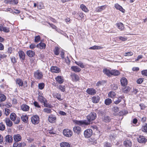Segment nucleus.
Masks as SVG:
<instances>
[{
	"mask_svg": "<svg viewBox=\"0 0 147 147\" xmlns=\"http://www.w3.org/2000/svg\"><path fill=\"white\" fill-rule=\"evenodd\" d=\"M96 117V113L94 112L91 113L87 116V120L80 121L74 120L73 121V122L76 124L80 126L87 125L90 124L91 121L95 119Z\"/></svg>",
	"mask_w": 147,
	"mask_h": 147,
	"instance_id": "f257e3e1",
	"label": "nucleus"
},
{
	"mask_svg": "<svg viewBox=\"0 0 147 147\" xmlns=\"http://www.w3.org/2000/svg\"><path fill=\"white\" fill-rule=\"evenodd\" d=\"M10 117L11 120L14 121L15 124H18L19 123L20 119L18 117H17L16 114L14 113H12L11 114Z\"/></svg>",
	"mask_w": 147,
	"mask_h": 147,
	"instance_id": "f03ea898",
	"label": "nucleus"
},
{
	"mask_svg": "<svg viewBox=\"0 0 147 147\" xmlns=\"http://www.w3.org/2000/svg\"><path fill=\"white\" fill-rule=\"evenodd\" d=\"M16 83L20 87H23V88H24L27 87L28 86L26 81H24L23 82L22 80L19 78L16 79Z\"/></svg>",
	"mask_w": 147,
	"mask_h": 147,
	"instance_id": "7ed1b4c3",
	"label": "nucleus"
},
{
	"mask_svg": "<svg viewBox=\"0 0 147 147\" xmlns=\"http://www.w3.org/2000/svg\"><path fill=\"white\" fill-rule=\"evenodd\" d=\"M34 77L36 80H40L42 78V73L39 70H37L34 73Z\"/></svg>",
	"mask_w": 147,
	"mask_h": 147,
	"instance_id": "20e7f679",
	"label": "nucleus"
},
{
	"mask_svg": "<svg viewBox=\"0 0 147 147\" xmlns=\"http://www.w3.org/2000/svg\"><path fill=\"white\" fill-rule=\"evenodd\" d=\"M31 121L34 124H37L39 122V116L37 115H35L32 117Z\"/></svg>",
	"mask_w": 147,
	"mask_h": 147,
	"instance_id": "39448f33",
	"label": "nucleus"
},
{
	"mask_svg": "<svg viewBox=\"0 0 147 147\" xmlns=\"http://www.w3.org/2000/svg\"><path fill=\"white\" fill-rule=\"evenodd\" d=\"M63 133L65 136L67 137L71 136L73 134L72 131L68 129H64L63 131Z\"/></svg>",
	"mask_w": 147,
	"mask_h": 147,
	"instance_id": "423d86ee",
	"label": "nucleus"
},
{
	"mask_svg": "<svg viewBox=\"0 0 147 147\" xmlns=\"http://www.w3.org/2000/svg\"><path fill=\"white\" fill-rule=\"evenodd\" d=\"M92 130L90 129H88L86 130L84 132L85 137L86 138L90 137L92 134Z\"/></svg>",
	"mask_w": 147,
	"mask_h": 147,
	"instance_id": "0eeeda50",
	"label": "nucleus"
},
{
	"mask_svg": "<svg viewBox=\"0 0 147 147\" xmlns=\"http://www.w3.org/2000/svg\"><path fill=\"white\" fill-rule=\"evenodd\" d=\"M138 142L141 143H145L147 141V139L143 136H140L138 138Z\"/></svg>",
	"mask_w": 147,
	"mask_h": 147,
	"instance_id": "6e6552de",
	"label": "nucleus"
},
{
	"mask_svg": "<svg viewBox=\"0 0 147 147\" xmlns=\"http://www.w3.org/2000/svg\"><path fill=\"white\" fill-rule=\"evenodd\" d=\"M5 140L6 142L11 143L13 141V137L10 135H8L5 137Z\"/></svg>",
	"mask_w": 147,
	"mask_h": 147,
	"instance_id": "1a4fd4ad",
	"label": "nucleus"
},
{
	"mask_svg": "<svg viewBox=\"0 0 147 147\" xmlns=\"http://www.w3.org/2000/svg\"><path fill=\"white\" fill-rule=\"evenodd\" d=\"M51 71L52 72L59 73L61 71V70L57 67L52 66L51 68Z\"/></svg>",
	"mask_w": 147,
	"mask_h": 147,
	"instance_id": "9d476101",
	"label": "nucleus"
},
{
	"mask_svg": "<svg viewBox=\"0 0 147 147\" xmlns=\"http://www.w3.org/2000/svg\"><path fill=\"white\" fill-rule=\"evenodd\" d=\"M4 2L5 3L11 5L16 4L18 3V0H5Z\"/></svg>",
	"mask_w": 147,
	"mask_h": 147,
	"instance_id": "9b49d317",
	"label": "nucleus"
},
{
	"mask_svg": "<svg viewBox=\"0 0 147 147\" xmlns=\"http://www.w3.org/2000/svg\"><path fill=\"white\" fill-rule=\"evenodd\" d=\"M74 132L78 134H80L82 131L81 128L79 126H76L74 127L73 129Z\"/></svg>",
	"mask_w": 147,
	"mask_h": 147,
	"instance_id": "f8f14e48",
	"label": "nucleus"
},
{
	"mask_svg": "<svg viewBox=\"0 0 147 147\" xmlns=\"http://www.w3.org/2000/svg\"><path fill=\"white\" fill-rule=\"evenodd\" d=\"M55 79L56 82L59 84H62L64 82L63 78L61 76H57L55 78Z\"/></svg>",
	"mask_w": 147,
	"mask_h": 147,
	"instance_id": "ddd939ff",
	"label": "nucleus"
},
{
	"mask_svg": "<svg viewBox=\"0 0 147 147\" xmlns=\"http://www.w3.org/2000/svg\"><path fill=\"white\" fill-rule=\"evenodd\" d=\"M86 92L88 94L91 95H94L96 93L95 90L93 88L88 89L86 90Z\"/></svg>",
	"mask_w": 147,
	"mask_h": 147,
	"instance_id": "4468645a",
	"label": "nucleus"
},
{
	"mask_svg": "<svg viewBox=\"0 0 147 147\" xmlns=\"http://www.w3.org/2000/svg\"><path fill=\"white\" fill-rule=\"evenodd\" d=\"M0 31H3L6 33H8L9 32V28L7 27L1 25L0 26Z\"/></svg>",
	"mask_w": 147,
	"mask_h": 147,
	"instance_id": "2eb2a0df",
	"label": "nucleus"
},
{
	"mask_svg": "<svg viewBox=\"0 0 147 147\" xmlns=\"http://www.w3.org/2000/svg\"><path fill=\"white\" fill-rule=\"evenodd\" d=\"M14 140L16 142H18L22 140V137L19 134L14 135L13 136Z\"/></svg>",
	"mask_w": 147,
	"mask_h": 147,
	"instance_id": "dca6fc26",
	"label": "nucleus"
},
{
	"mask_svg": "<svg viewBox=\"0 0 147 147\" xmlns=\"http://www.w3.org/2000/svg\"><path fill=\"white\" fill-rule=\"evenodd\" d=\"M121 84L123 86H125L127 83V81L126 78L123 77H122L120 80Z\"/></svg>",
	"mask_w": 147,
	"mask_h": 147,
	"instance_id": "f3484780",
	"label": "nucleus"
},
{
	"mask_svg": "<svg viewBox=\"0 0 147 147\" xmlns=\"http://www.w3.org/2000/svg\"><path fill=\"white\" fill-rule=\"evenodd\" d=\"M56 120L55 116L53 115H51L49 116V121L51 123H54Z\"/></svg>",
	"mask_w": 147,
	"mask_h": 147,
	"instance_id": "a211bd4d",
	"label": "nucleus"
},
{
	"mask_svg": "<svg viewBox=\"0 0 147 147\" xmlns=\"http://www.w3.org/2000/svg\"><path fill=\"white\" fill-rule=\"evenodd\" d=\"M123 144L126 147H131L132 145V143L130 141L127 140L124 141Z\"/></svg>",
	"mask_w": 147,
	"mask_h": 147,
	"instance_id": "6ab92c4d",
	"label": "nucleus"
},
{
	"mask_svg": "<svg viewBox=\"0 0 147 147\" xmlns=\"http://www.w3.org/2000/svg\"><path fill=\"white\" fill-rule=\"evenodd\" d=\"M115 7L116 9L119 10L123 13H124L125 12V10L118 3H116L115 4Z\"/></svg>",
	"mask_w": 147,
	"mask_h": 147,
	"instance_id": "aec40b11",
	"label": "nucleus"
},
{
	"mask_svg": "<svg viewBox=\"0 0 147 147\" xmlns=\"http://www.w3.org/2000/svg\"><path fill=\"white\" fill-rule=\"evenodd\" d=\"M72 80L73 81L76 82L79 80V78L78 76L75 74H74L71 75Z\"/></svg>",
	"mask_w": 147,
	"mask_h": 147,
	"instance_id": "412c9836",
	"label": "nucleus"
},
{
	"mask_svg": "<svg viewBox=\"0 0 147 147\" xmlns=\"http://www.w3.org/2000/svg\"><path fill=\"white\" fill-rule=\"evenodd\" d=\"M29 107L26 104H23L21 106L22 109L24 111H28L29 110Z\"/></svg>",
	"mask_w": 147,
	"mask_h": 147,
	"instance_id": "4be33fe9",
	"label": "nucleus"
},
{
	"mask_svg": "<svg viewBox=\"0 0 147 147\" xmlns=\"http://www.w3.org/2000/svg\"><path fill=\"white\" fill-rule=\"evenodd\" d=\"M19 55L20 59L23 60L25 58V54L24 52L20 51L18 52Z\"/></svg>",
	"mask_w": 147,
	"mask_h": 147,
	"instance_id": "5701e85b",
	"label": "nucleus"
},
{
	"mask_svg": "<svg viewBox=\"0 0 147 147\" xmlns=\"http://www.w3.org/2000/svg\"><path fill=\"white\" fill-rule=\"evenodd\" d=\"M72 71L76 72H78L80 71L81 69L77 66H73L71 67Z\"/></svg>",
	"mask_w": 147,
	"mask_h": 147,
	"instance_id": "b1692460",
	"label": "nucleus"
},
{
	"mask_svg": "<svg viewBox=\"0 0 147 147\" xmlns=\"http://www.w3.org/2000/svg\"><path fill=\"white\" fill-rule=\"evenodd\" d=\"M26 54L29 57H32L34 56L35 53L32 51L29 50L27 51Z\"/></svg>",
	"mask_w": 147,
	"mask_h": 147,
	"instance_id": "393cba45",
	"label": "nucleus"
},
{
	"mask_svg": "<svg viewBox=\"0 0 147 147\" xmlns=\"http://www.w3.org/2000/svg\"><path fill=\"white\" fill-rule=\"evenodd\" d=\"M22 120L25 123H26L28 121V117L27 115H22L21 117Z\"/></svg>",
	"mask_w": 147,
	"mask_h": 147,
	"instance_id": "a878e982",
	"label": "nucleus"
},
{
	"mask_svg": "<svg viewBox=\"0 0 147 147\" xmlns=\"http://www.w3.org/2000/svg\"><path fill=\"white\" fill-rule=\"evenodd\" d=\"M36 46L39 49H43L45 48L46 45L44 43L41 42L37 44Z\"/></svg>",
	"mask_w": 147,
	"mask_h": 147,
	"instance_id": "bb28decb",
	"label": "nucleus"
},
{
	"mask_svg": "<svg viewBox=\"0 0 147 147\" xmlns=\"http://www.w3.org/2000/svg\"><path fill=\"white\" fill-rule=\"evenodd\" d=\"M100 99V97L98 96H93L92 98V101L94 103H98L99 102Z\"/></svg>",
	"mask_w": 147,
	"mask_h": 147,
	"instance_id": "cd10ccee",
	"label": "nucleus"
},
{
	"mask_svg": "<svg viewBox=\"0 0 147 147\" xmlns=\"http://www.w3.org/2000/svg\"><path fill=\"white\" fill-rule=\"evenodd\" d=\"M5 122L6 123V125L9 127L13 125L12 122L10 121L9 118H5Z\"/></svg>",
	"mask_w": 147,
	"mask_h": 147,
	"instance_id": "c85d7f7f",
	"label": "nucleus"
},
{
	"mask_svg": "<svg viewBox=\"0 0 147 147\" xmlns=\"http://www.w3.org/2000/svg\"><path fill=\"white\" fill-rule=\"evenodd\" d=\"M61 147H70V145L68 143L63 142H61L60 144Z\"/></svg>",
	"mask_w": 147,
	"mask_h": 147,
	"instance_id": "c756f323",
	"label": "nucleus"
},
{
	"mask_svg": "<svg viewBox=\"0 0 147 147\" xmlns=\"http://www.w3.org/2000/svg\"><path fill=\"white\" fill-rule=\"evenodd\" d=\"M103 72L108 76H110L111 75V70L110 71L107 69H104L103 70Z\"/></svg>",
	"mask_w": 147,
	"mask_h": 147,
	"instance_id": "7c9ffc66",
	"label": "nucleus"
},
{
	"mask_svg": "<svg viewBox=\"0 0 147 147\" xmlns=\"http://www.w3.org/2000/svg\"><path fill=\"white\" fill-rule=\"evenodd\" d=\"M120 74L119 71L116 70H111V75L118 76Z\"/></svg>",
	"mask_w": 147,
	"mask_h": 147,
	"instance_id": "2f4dec72",
	"label": "nucleus"
},
{
	"mask_svg": "<svg viewBox=\"0 0 147 147\" xmlns=\"http://www.w3.org/2000/svg\"><path fill=\"white\" fill-rule=\"evenodd\" d=\"M141 128L142 131L147 134V123L143 124Z\"/></svg>",
	"mask_w": 147,
	"mask_h": 147,
	"instance_id": "473e14b6",
	"label": "nucleus"
},
{
	"mask_svg": "<svg viewBox=\"0 0 147 147\" xmlns=\"http://www.w3.org/2000/svg\"><path fill=\"white\" fill-rule=\"evenodd\" d=\"M103 47H102L94 45L93 46L90 47L89 49L90 50H96L101 49Z\"/></svg>",
	"mask_w": 147,
	"mask_h": 147,
	"instance_id": "72a5a7b5",
	"label": "nucleus"
},
{
	"mask_svg": "<svg viewBox=\"0 0 147 147\" xmlns=\"http://www.w3.org/2000/svg\"><path fill=\"white\" fill-rule=\"evenodd\" d=\"M80 8L82 11H84L85 12H87L88 11V10L87 8L86 7L85 5L83 4H81L80 5Z\"/></svg>",
	"mask_w": 147,
	"mask_h": 147,
	"instance_id": "f704fd0d",
	"label": "nucleus"
},
{
	"mask_svg": "<svg viewBox=\"0 0 147 147\" xmlns=\"http://www.w3.org/2000/svg\"><path fill=\"white\" fill-rule=\"evenodd\" d=\"M55 30L59 33L65 36H67V35L64 32L59 28H57Z\"/></svg>",
	"mask_w": 147,
	"mask_h": 147,
	"instance_id": "c9c22d12",
	"label": "nucleus"
},
{
	"mask_svg": "<svg viewBox=\"0 0 147 147\" xmlns=\"http://www.w3.org/2000/svg\"><path fill=\"white\" fill-rule=\"evenodd\" d=\"M117 26L118 28L121 30H122L124 27L123 24L121 23H119L117 24Z\"/></svg>",
	"mask_w": 147,
	"mask_h": 147,
	"instance_id": "e433bc0d",
	"label": "nucleus"
},
{
	"mask_svg": "<svg viewBox=\"0 0 147 147\" xmlns=\"http://www.w3.org/2000/svg\"><path fill=\"white\" fill-rule=\"evenodd\" d=\"M112 102V100L109 98H108L105 100V103L106 105H109Z\"/></svg>",
	"mask_w": 147,
	"mask_h": 147,
	"instance_id": "4c0bfd02",
	"label": "nucleus"
},
{
	"mask_svg": "<svg viewBox=\"0 0 147 147\" xmlns=\"http://www.w3.org/2000/svg\"><path fill=\"white\" fill-rule=\"evenodd\" d=\"M59 47H55L54 50V54L56 55H58L59 54Z\"/></svg>",
	"mask_w": 147,
	"mask_h": 147,
	"instance_id": "58836bf2",
	"label": "nucleus"
},
{
	"mask_svg": "<svg viewBox=\"0 0 147 147\" xmlns=\"http://www.w3.org/2000/svg\"><path fill=\"white\" fill-rule=\"evenodd\" d=\"M6 99V97L4 94H0V102L4 101Z\"/></svg>",
	"mask_w": 147,
	"mask_h": 147,
	"instance_id": "ea45409f",
	"label": "nucleus"
},
{
	"mask_svg": "<svg viewBox=\"0 0 147 147\" xmlns=\"http://www.w3.org/2000/svg\"><path fill=\"white\" fill-rule=\"evenodd\" d=\"M115 95L116 94L114 92H110L108 94V96L112 98H114Z\"/></svg>",
	"mask_w": 147,
	"mask_h": 147,
	"instance_id": "a19ab883",
	"label": "nucleus"
},
{
	"mask_svg": "<svg viewBox=\"0 0 147 147\" xmlns=\"http://www.w3.org/2000/svg\"><path fill=\"white\" fill-rule=\"evenodd\" d=\"M105 8V6L104 5L99 7L96 9L97 12H100L104 10Z\"/></svg>",
	"mask_w": 147,
	"mask_h": 147,
	"instance_id": "79ce46f5",
	"label": "nucleus"
},
{
	"mask_svg": "<svg viewBox=\"0 0 147 147\" xmlns=\"http://www.w3.org/2000/svg\"><path fill=\"white\" fill-rule=\"evenodd\" d=\"M75 63L82 68L84 67V65L82 63L81 61H75Z\"/></svg>",
	"mask_w": 147,
	"mask_h": 147,
	"instance_id": "37998d69",
	"label": "nucleus"
},
{
	"mask_svg": "<svg viewBox=\"0 0 147 147\" xmlns=\"http://www.w3.org/2000/svg\"><path fill=\"white\" fill-rule=\"evenodd\" d=\"M43 111L47 113H50L51 112V109L49 108L44 109Z\"/></svg>",
	"mask_w": 147,
	"mask_h": 147,
	"instance_id": "c03bdc74",
	"label": "nucleus"
},
{
	"mask_svg": "<svg viewBox=\"0 0 147 147\" xmlns=\"http://www.w3.org/2000/svg\"><path fill=\"white\" fill-rule=\"evenodd\" d=\"M5 129V126L4 124L3 123H0V130L1 131H3Z\"/></svg>",
	"mask_w": 147,
	"mask_h": 147,
	"instance_id": "a18cd8bd",
	"label": "nucleus"
},
{
	"mask_svg": "<svg viewBox=\"0 0 147 147\" xmlns=\"http://www.w3.org/2000/svg\"><path fill=\"white\" fill-rule=\"evenodd\" d=\"M44 84L43 83H40L38 84V88L40 90H42L44 88Z\"/></svg>",
	"mask_w": 147,
	"mask_h": 147,
	"instance_id": "49530a36",
	"label": "nucleus"
},
{
	"mask_svg": "<svg viewBox=\"0 0 147 147\" xmlns=\"http://www.w3.org/2000/svg\"><path fill=\"white\" fill-rule=\"evenodd\" d=\"M130 88L129 86H125L123 88V91L124 92H127L130 90Z\"/></svg>",
	"mask_w": 147,
	"mask_h": 147,
	"instance_id": "de8ad7c7",
	"label": "nucleus"
},
{
	"mask_svg": "<svg viewBox=\"0 0 147 147\" xmlns=\"http://www.w3.org/2000/svg\"><path fill=\"white\" fill-rule=\"evenodd\" d=\"M44 6L42 3H39L38 4L37 8L38 9H40L43 8Z\"/></svg>",
	"mask_w": 147,
	"mask_h": 147,
	"instance_id": "09e8293b",
	"label": "nucleus"
},
{
	"mask_svg": "<svg viewBox=\"0 0 147 147\" xmlns=\"http://www.w3.org/2000/svg\"><path fill=\"white\" fill-rule=\"evenodd\" d=\"M105 83V81H99L96 84V86H101V85H102V84H103Z\"/></svg>",
	"mask_w": 147,
	"mask_h": 147,
	"instance_id": "8fccbe9b",
	"label": "nucleus"
},
{
	"mask_svg": "<svg viewBox=\"0 0 147 147\" xmlns=\"http://www.w3.org/2000/svg\"><path fill=\"white\" fill-rule=\"evenodd\" d=\"M38 99L41 102L44 103L46 101V99L43 97L41 96Z\"/></svg>",
	"mask_w": 147,
	"mask_h": 147,
	"instance_id": "3c124183",
	"label": "nucleus"
},
{
	"mask_svg": "<svg viewBox=\"0 0 147 147\" xmlns=\"http://www.w3.org/2000/svg\"><path fill=\"white\" fill-rule=\"evenodd\" d=\"M104 121L106 122H108L110 121V119L108 116H105L104 118Z\"/></svg>",
	"mask_w": 147,
	"mask_h": 147,
	"instance_id": "603ef678",
	"label": "nucleus"
},
{
	"mask_svg": "<svg viewBox=\"0 0 147 147\" xmlns=\"http://www.w3.org/2000/svg\"><path fill=\"white\" fill-rule=\"evenodd\" d=\"M111 144L110 143L106 142L104 143V147H111Z\"/></svg>",
	"mask_w": 147,
	"mask_h": 147,
	"instance_id": "864d4df0",
	"label": "nucleus"
},
{
	"mask_svg": "<svg viewBox=\"0 0 147 147\" xmlns=\"http://www.w3.org/2000/svg\"><path fill=\"white\" fill-rule=\"evenodd\" d=\"M21 144L20 143L15 142L13 144V147H21Z\"/></svg>",
	"mask_w": 147,
	"mask_h": 147,
	"instance_id": "5fc2aeb1",
	"label": "nucleus"
},
{
	"mask_svg": "<svg viewBox=\"0 0 147 147\" xmlns=\"http://www.w3.org/2000/svg\"><path fill=\"white\" fill-rule=\"evenodd\" d=\"M111 88L114 90H116L118 88L117 85L114 84L111 85Z\"/></svg>",
	"mask_w": 147,
	"mask_h": 147,
	"instance_id": "6e6d98bb",
	"label": "nucleus"
},
{
	"mask_svg": "<svg viewBox=\"0 0 147 147\" xmlns=\"http://www.w3.org/2000/svg\"><path fill=\"white\" fill-rule=\"evenodd\" d=\"M133 53L131 52H128L127 53H125L124 55L125 56H131L133 55Z\"/></svg>",
	"mask_w": 147,
	"mask_h": 147,
	"instance_id": "4d7b16f0",
	"label": "nucleus"
},
{
	"mask_svg": "<svg viewBox=\"0 0 147 147\" xmlns=\"http://www.w3.org/2000/svg\"><path fill=\"white\" fill-rule=\"evenodd\" d=\"M40 39V36H36L35 37V42H38Z\"/></svg>",
	"mask_w": 147,
	"mask_h": 147,
	"instance_id": "13d9d810",
	"label": "nucleus"
},
{
	"mask_svg": "<svg viewBox=\"0 0 147 147\" xmlns=\"http://www.w3.org/2000/svg\"><path fill=\"white\" fill-rule=\"evenodd\" d=\"M34 105L37 108H40V106L38 103L36 101H34L33 103Z\"/></svg>",
	"mask_w": 147,
	"mask_h": 147,
	"instance_id": "bf43d9fd",
	"label": "nucleus"
},
{
	"mask_svg": "<svg viewBox=\"0 0 147 147\" xmlns=\"http://www.w3.org/2000/svg\"><path fill=\"white\" fill-rule=\"evenodd\" d=\"M64 61H65L67 64L69 63L70 62V60L68 56L65 58L64 60H63Z\"/></svg>",
	"mask_w": 147,
	"mask_h": 147,
	"instance_id": "052dcab7",
	"label": "nucleus"
},
{
	"mask_svg": "<svg viewBox=\"0 0 147 147\" xmlns=\"http://www.w3.org/2000/svg\"><path fill=\"white\" fill-rule=\"evenodd\" d=\"M59 89L62 92L65 91L64 86L62 85H59Z\"/></svg>",
	"mask_w": 147,
	"mask_h": 147,
	"instance_id": "680f3d73",
	"label": "nucleus"
},
{
	"mask_svg": "<svg viewBox=\"0 0 147 147\" xmlns=\"http://www.w3.org/2000/svg\"><path fill=\"white\" fill-rule=\"evenodd\" d=\"M44 103V106L45 107L50 108H51L52 107V106L51 105L48 104L47 102H46V101Z\"/></svg>",
	"mask_w": 147,
	"mask_h": 147,
	"instance_id": "e2e57ef3",
	"label": "nucleus"
},
{
	"mask_svg": "<svg viewBox=\"0 0 147 147\" xmlns=\"http://www.w3.org/2000/svg\"><path fill=\"white\" fill-rule=\"evenodd\" d=\"M141 73L142 75L147 76V70H142Z\"/></svg>",
	"mask_w": 147,
	"mask_h": 147,
	"instance_id": "0e129e2a",
	"label": "nucleus"
},
{
	"mask_svg": "<svg viewBox=\"0 0 147 147\" xmlns=\"http://www.w3.org/2000/svg\"><path fill=\"white\" fill-rule=\"evenodd\" d=\"M121 100V98L119 97L117 99V100L114 101V103L116 104H117L119 103Z\"/></svg>",
	"mask_w": 147,
	"mask_h": 147,
	"instance_id": "69168bd1",
	"label": "nucleus"
},
{
	"mask_svg": "<svg viewBox=\"0 0 147 147\" xmlns=\"http://www.w3.org/2000/svg\"><path fill=\"white\" fill-rule=\"evenodd\" d=\"M143 56L142 55H138L137 57V59L135 60V61H133V62H135L139 60L140 59H142L143 57Z\"/></svg>",
	"mask_w": 147,
	"mask_h": 147,
	"instance_id": "338daca9",
	"label": "nucleus"
},
{
	"mask_svg": "<svg viewBox=\"0 0 147 147\" xmlns=\"http://www.w3.org/2000/svg\"><path fill=\"white\" fill-rule=\"evenodd\" d=\"M143 81V80L142 78H139L137 80V82L138 84H141Z\"/></svg>",
	"mask_w": 147,
	"mask_h": 147,
	"instance_id": "774afa93",
	"label": "nucleus"
}]
</instances>
